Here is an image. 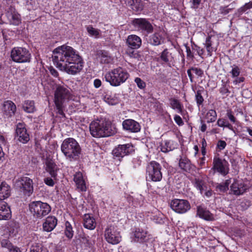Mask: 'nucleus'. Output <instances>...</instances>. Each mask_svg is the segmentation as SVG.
Here are the masks:
<instances>
[{
    "mask_svg": "<svg viewBox=\"0 0 252 252\" xmlns=\"http://www.w3.org/2000/svg\"><path fill=\"white\" fill-rule=\"evenodd\" d=\"M53 61L57 67L70 75H76L82 70L83 60L72 47L65 45L54 49Z\"/></svg>",
    "mask_w": 252,
    "mask_h": 252,
    "instance_id": "f257e3e1",
    "label": "nucleus"
},
{
    "mask_svg": "<svg viewBox=\"0 0 252 252\" xmlns=\"http://www.w3.org/2000/svg\"><path fill=\"white\" fill-rule=\"evenodd\" d=\"M61 150L66 159L70 161L77 160L81 153L79 144L73 138L64 139L61 145Z\"/></svg>",
    "mask_w": 252,
    "mask_h": 252,
    "instance_id": "f03ea898",
    "label": "nucleus"
},
{
    "mask_svg": "<svg viewBox=\"0 0 252 252\" xmlns=\"http://www.w3.org/2000/svg\"><path fill=\"white\" fill-rule=\"evenodd\" d=\"M90 131L94 137H103L111 136L114 133L111 129L109 122L103 120H96L91 122Z\"/></svg>",
    "mask_w": 252,
    "mask_h": 252,
    "instance_id": "7ed1b4c3",
    "label": "nucleus"
},
{
    "mask_svg": "<svg viewBox=\"0 0 252 252\" xmlns=\"http://www.w3.org/2000/svg\"><path fill=\"white\" fill-rule=\"evenodd\" d=\"M129 77L127 72L122 67H118L107 72L104 76L105 80L111 86H119L125 82Z\"/></svg>",
    "mask_w": 252,
    "mask_h": 252,
    "instance_id": "20e7f679",
    "label": "nucleus"
},
{
    "mask_svg": "<svg viewBox=\"0 0 252 252\" xmlns=\"http://www.w3.org/2000/svg\"><path fill=\"white\" fill-rule=\"evenodd\" d=\"M30 210L35 218L41 219L51 211V207L47 203L40 201H32L29 205Z\"/></svg>",
    "mask_w": 252,
    "mask_h": 252,
    "instance_id": "39448f33",
    "label": "nucleus"
},
{
    "mask_svg": "<svg viewBox=\"0 0 252 252\" xmlns=\"http://www.w3.org/2000/svg\"><path fill=\"white\" fill-rule=\"evenodd\" d=\"M10 57L13 62L17 63H30L31 60V54L26 48L16 47L12 49Z\"/></svg>",
    "mask_w": 252,
    "mask_h": 252,
    "instance_id": "423d86ee",
    "label": "nucleus"
},
{
    "mask_svg": "<svg viewBox=\"0 0 252 252\" xmlns=\"http://www.w3.org/2000/svg\"><path fill=\"white\" fill-rule=\"evenodd\" d=\"M161 166L158 162L152 161L146 167V178L148 181H160L162 178L161 171Z\"/></svg>",
    "mask_w": 252,
    "mask_h": 252,
    "instance_id": "0eeeda50",
    "label": "nucleus"
},
{
    "mask_svg": "<svg viewBox=\"0 0 252 252\" xmlns=\"http://www.w3.org/2000/svg\"><path fill=\"white\" fill-rule=\"evenodd\" d=\"M33 183L32 179L27 176H23L15 182V186L19 189L23 194L30 196L33 192Z\"/></svg>",
    "mask_w": 252,
    "mask_h": 252,
    "instance_id": "6e6552de",
    "label": "nucleus"
},
{
    "mask_svg": "<svg viewBox=\"0 0 252 252\" xmlns=\"http://www.w3.org/2000/svg\"><path fill=\"white\" fill-rule=\"evenodd\" d=\"M104 237L108 243L113 245L119 243L122 238L117 227L114 225H110L105 229Z\"/></svg>",
    "mask_w": 252,
    "mask_h": 252,
    "instance_id": "1a4fd4ad",
    "label": "nucleus"
},
{
    "mask_svg": "<svg viewBox=\"0 0 252 252\" xmlns=\"http://www.w3.org/2000/svg\"><path fill=\"white\" fill-rule=\"evenodd\" d=\"M71 95L70 91L66 86L57 85L54 93V102L63 103L69 99Z\"/></svg>",
    "mask_w": 252,
    "mask_h": 252,
    "instance_id": "9d476101",
    "label": "nucleus"
},
{
    "mask_svg": "<svg viewBox=\"0 0 252 252\" xmlns=\"http://www.w3.org/2000/svg\"><path fill=\"white\" fill-rule=\"evenodd\" d=\"M170 207L176 213L184 214L190 209L189 202L185 199H174L171 201Z\"/></svg>",
    "mask_w": 252,
    "mask_h": 252,
    "instance_id": "9b49d317",
    "label": "nucleus"
},
{
    "mask_svg": "<svg viewBox=\"0 0 252 252\" xmlns=\"http://www.w3.org/2000/svg\"><path fill=\"white\" fill-rule=\"evenodd\" d=\"M134 151L132 145L130 143L119 145L112 151L114 156L118 158H123L125 156L130 154Z\"/></svg>",
    "mask_w": 252,
    "mask_h": 252,
    "instance_id": "f8f14e48",
    "label": "nucleus"
},
{
    "mask_svg": "<svg viewBox=\"0 0 252 252\" xmlns=\"http://www.w3.org/2000/svg\"><path fill=\"white\" fill-rule=\"evenodd\" d=\"M213 169L225 176L229 172V164L225 159L215 158L213 160Z\"/></svg>",
    "mask_w": 252,
    "mask_h": 252,
    "instance_id": "ddd939ff",
    "label": "nucleus"
},
{
    "mask_svg": "<svg viewBox=\"0 0 252 252\" xmlns=\"http://www.w3.org/2000/svg\"><path fill=\"white\" fill-rule=\"evenodd\" d=\"M16 137L18 141L23 144H26L30 140V135L24 124L19 123L17 125Z\"/></svg>",
    "mask_w": 252,
    "mask_h": 252,
    "instance_id": "4468645a",
    "label": "nucleus"
},
{
    "mask_svg": "<svg viewBox=\"0 0 252 252\" xmlns=\"http://www.w3.org/2000/svg\"><path fill=\"white\" fill-rule=\"evenodd\" d=\"M133 26L139 30L151 33L153 31V27L151 24L146 19L137 18L132 21Z\"/></svg>",
    "mask_w": 252,
    "mask_h": 252,
    "instance_id": "2eb2a0df",
    "label": "nucleus"
},
{
    "mask_svg": "<svg viewBox=\"0 0 252 252\" xmlns=\"http://www.w3.org/2000/svg\"><path fill=\"white\" fill-rule=\"evenodd\" d=\"M122 126L124 130L129 132L136 133L141 129L139 123L133 119L125 120L123 121Z\"/></svg>",
    "mask_w": 252,
    "mask_h": 252,
    "instance_id": "dca6fc26",
    "label": "nucleus"
},
{
    "mask_svg": "<svg viewBox=\"0 0 252 252\" xmlns=\"http://www.w3.org/2000/svg\"><path fill=\"white\" fill-rule=\"evenodd\" d=\"M2 111L5 117H12L15 114L16 106L11 100L5 101L2 104Z\"/></svg>",
    "mask_w": 252,
    "mask_h": 252,
    "instance_id": "f3484780",
    "label": "nucleus"
},
{
    "mask_svg": "<svg viewBox=\"0 0 252 252\" xmlns=\"http://www.w3.org/2000/svg\"><path fill=\"white\" fill-rule=\"evenodd\" d=\"M246 190L245 185L241 181L235 180L230 186L231 193L236 195L243 194Z\"/></svg>",
    "mask_w": 252,
    "mask_h": 252,
    "instance_id": "a211bd4d",
    "label": "nucleus"
},
{
    "mask_svg": "<svg viewBox=\"0 0 252 252\" xmlns=\"http://www.w3.org/2000/svg\"><path fill=\"white\" fill-rule=\"evenodd\" d=\"M11 217V212L9 206L4 202H0V220H8Z\"/></svg>",
    "mask_w": 252,
    "mask_h": 252,
    "instance_id": "6ab92c4d",
    "label": "nucleus"
},
{
    "mask_svg": "<svg viewBox=\"0 0 252 252\" xmlns=\"http://www.w3.org/2000/svg\"><path fill=\"white\" fill-rule=\"evenodd\" d=\"M73 180L76 184L77 188L81 191H85L86 190L87 188L85 180L83 178L82 173L79 171L77 172L74 175Z\"/></svg>",
    "mask_w": 252,
    "mask_h": 252,
    "instance_id": "aec40b11",
    "label": "nucleus"
},
{
    "mask_svg": "<svg viewBox=\"0 0 252 252\" xmlns=\"http://www.w3.org/2000/svg\"><path fill=\"white\" fill-rule=\"evenodd\" d=\"M126 44L131 49L139 48L142 44L141 38L136 35H130L126 40Z\"/></svg>",
    "mask_w": 252,
    "mask_h": 252,
    "instance_id": "412c9836",
    "label": "nucleus"
},
{
    "mask_svg": "<svg viewBox=\"0 0 252 252\" xmlns=\"http://www.w3.org/2000/svg\"><path fill=\"white\" fill-rule=\"evenodd\" d=\"M126 5L137 13H140L144 8V3L142 0H127Z\"/></svg>",
    "mask_w": 252,
    "mask_h": 252,
    "instance_id": "4be33fe9",
    "label": "nucleus"
},
{
    "mask_svg": "<svg viewBox=\"0 0 252 252\" xmlns=\"http://www.w3.org/2000/svg\"><path fill=\"white\" fill-rule=\"evenodd\" d=\"M57 224V219L54 216L48 217L43 223V229L47 232L53 230Z\"/></svg>",
    "mask_w": 252,
    "mask_h": 252,
    "instance_id": "5701e85b",
    "label": "nucleus"
},
{
    "mask_svg": "<svg viewBox=\"0 0 252 252\" xmlns=\"http://www.w3.org/2000/svg\"><path fill=\"white\" fill-rule=\"evenodd\" d=\"M45 165L46 171L52 178L56 179L57 176V172L59 169L56 164L51 159H47Z\"/></svg>",
    "mask_w": 252,
    "mask_h": 252,
    "instance_id": "b1692460",
    "label": "nucleus"
},
{
    "mask_svg": "<svg viewBox=\"0 0 252 252\" xmlns=\"http://www.w3.org/2000/svg\"><path fill=\"white\" fill-rule=\"evenodd\" d=\"M159 59L163 63L171 66V63L173 62L174 58L172 53L166 48L160 54Z\"/></svg>",
    "mask_w": 252,
    "mask_h": 252,
    "instance_id": "393cba45",
    "label": "nucleus"
},
{
    "mask_svg": "<svg viewBox=\"0 0 252 252\" xmlns=\"http://www.w3.org/2000/svg\"><path fill=\"white\" fill-rule=\"evenodd\" d=\"M10 195V186L5 182H0V200L8 198Z\"/></svg>",
    "mask_w": 252,
    "mask_h": 252,
    "instance_id": "a878e982",
    "label": "nucleus"
},
{
    "mask_svg": "<svg viewBox=\"0 0 252 252\" xmlns=\"http://www.w3.org/2000/svg\"><path fill=\"white\" fill-rule=\"evenodd\" d=\"M83 224L85 228L93 230L95 228L96 222L93 216L90 214H85L84 217Z\"/></svg>",
    "mask_w": 252,
    "mask_h": 252,
    "instance_id": "bb28decb",
    "label": "nucleus"
},
{
    "mask_svg": "<svg viewBox=\"0 0 252 252\" xmlns=\"http://www.w3.org/2000/svg\"><path fill=\"white\" fill-rule=\"evenodd\" d=\"M197 214L199 217L205 220L211 221L214 220L213 215L208 210L201 206L197 207Z\"/></svg>",
    "mask_w": 252,
    "mask_h": 252,
    "instance_id": "cd10ccee",
    "label": "nucleus"
},
{
    "mask_svg": "<svg viewBox=\"0 0 252 252\" xmlns=\"http://www.w3.org/2000/svg\"><path fill=\"white\" fill-rule=\"evenodd\" d=\"M164 40L163 37L158 32L155 33L149 36L148 42L154 46H158L161 44Z\"/></svg>",
    "mask_w": 252,
    "mask_h": 252,
    "instance_id": "c85d7f7f",
    "label": "nucleus"
},
{
    "mask_svg": "<svg viewBox=\"0 0 252 252\" xmlns=\"http://www.w3.org/2000/svg\"><path fill=\"white\" fill-rule=\"evenodd\" d=\"M147 232L142 229L136 228L134 232V241L136 242H143L147 239Z\"/></svg>",
    "mask_w": 252,
    "mask_h": 252,
    "instance_id": "c756f323",
    "label": "nucleus"
},
{
    "mask_svg": "<svg viewBox=\"0 0 252 252\" xmlns=\"http://www.w3.org/2000/svg\"><path fill=\"white\" fill-rule=\"evenodd\" d=\"M179 165L180 167L187 172H189L191 169V164L190 160L186 158H181L179 160Z\"/></svg>",
    "mask_w": 252,
    "mask_h": 252,
    "instance_id": "7c9ffc66",
    "label": "nucleus"
},
{
    "mask_svg": "<svg viewBox=\"0 0 252 252\" xmlns=\"http://www.w3.org/2000/svg\"><path fill=\"white\" fill-rule=\"evenodd\" d=\"M100 58V61L102 63H109L112 61L111 57L109 55L108 52L105 50H100L97 53Z\"/></svg>",
    "mask_w": 252,
    "mask_h": 252,
    "instance_id": "2f4dec72",
    "label": "nucleus"
},
{
    "mask_svg": "<svg viewBox=\"0 0 252 252\" xmlns=\"http://www.w3.org/2000/svg\"><path fill=\"white\" fill-rule=\"evenodd\" d=\"M23 110L27 113H33L35 111L34 102L32 100H26L23 104Z\"/></svg>",
    "mask_w": 252,
    "mask_h": 252,
    "instance_id": "473e14b6",
    "label": "nucleus"
},
{
    "mask_svg": "<svg viewBox=\"0 0 252 252\" xmlns=\"http://www.w3.org/2000/svg\"><path fill=\"white\" fill-rule=\"evenodd\" d=\"M8 19L10 23L14 25H18L21 23L20 16L16 12L9 14Z\"/></svg>",
    "mask_w": 252,
    "mask_h": 252,
    "instance_id": "72a5a7b5",
    "label": "nucleus"
},
{
    "mask_svg": "<svg viewBox=\"0 0 252 252\" xmlns=\"http://www.w3.org/2000/svg\"><path fill=\"white\" fill-rule=\"evenodd\" d=\"M31 252H48L47 249L40 243L33 244L30 249Z\"/></svg>",
    "mask_w": 252,
    "mask_h": 252,
    "instance_id": "f704fd0d",
    "label": "nucleus"
},
{
    "mask_svg": "<svg viewBox=\"0 0 252 252\" xmlns=\"http://www.w3.org/2000/svg\"><path fill=\"white\" fill-rule=\"evenodd\" d=\"M193 184L194 187L199 190L200 193L202 194L203 191L205 190L204 188L206 187L205 182L200 178H195Z\"/></svg>",
    "mask_w": 252,
    "mask_h": 252,
    "instance_id": "c9c22d12",
    "label": "nucleus"
},
{
    "mask_svg": "<svg viewBox=\"0 0 252 252\" xmlns=\"http://www.w3.org/2000/svg\"><path fill=\"white\" fill-rule=\"evenodd\" d=\"M217 113L215 110H210L205 115V119L208 123L214 122L217 119Z\"/></svg>",
    "mask_w": 252,
    "mask_h": 252,
    "instance_id": "e433bc0d",
    "label": "nucleus"
},
{
    "mask_svg": "<svg viewBox=\"0 0 252 252\" xmlns=\"http://www.w3.org/2000/svg\"><path fill=\"white\" fill-rule=\"evenodd\" d=\"M204 92V89H202V90H198L195 92V100L196 102V104L198 107H200V106L203 105V103L204 101V99L203 97V96L202 95V93Z\"/></svg>",
    "mask_w": 252,
    "mask_h": 252,
    "instance_id": "4c0bfd02",
    "label": "nucleus"
},
{
    "mask_svg": "<svg viewBox=\"0 0 252 252\" xmlns=\"http://www.w3.org/2000/svg\"><path fill=\"white\" fill-rule=\"evenodd\" d=\"M230 183L229 180H226L224 182L220 184H218L216 186V189L220 192H224L228 189V186Z\"/></svg>",
    "mask_w": 252,
    "mask_h": 252,
    "instance_id": "58836bf2",
    "label": "nucleus"
},
{
    "mask_svg": "<svg viewBox=\"0 0 252 252\" xmlns=\"http://www.w3.org/2000/svg\"><path fill=\"white\" fill-rule=\"evenodd\" d=\"M170 105L172 109H177L178 112L180 113H182V106L178 100L176 99H170Z\"/></svg>",
    "mask_w": 252,
    "mask_h": 252,
    "instance_id": "ea45409f",
    "label": "nucleus"
},
{
    "mask_svg": "<svg viewBox=\"0 0 252 252\" xmlns=\"http://www.w3.org/2000/svg\"><path fill=\"white\" fill-rule=\"evenodd\" d=\"M212 41H211V37L208 36L206 39L205 46L206 47L208 55L210 56H212V53L214 51L213 48L212 47Z\"/></svg>",
    "mask_w": 252,
    "mask_h": 252,
    "instance_id": "a19ab883",
    "label": "nucleus"
},
{
    "mask_svg": "<svg viewBox=\"0 0 252 252\" xmlns=\"http://www.w3.org/2000/svg\"><path fill=\"white\" fill-rule=\"evenodd\" d=\"M87 31L89 35L97 38L99 36L100 30L94 28L92 26H88L86 28Z\"/></svg>",
    "mask_w": 252,
    "mask_h": 252,
    "instance_id": "79ce46f5",
    "label": "nucleus"
},
{
    "mask_svg": "<svg viewBox=\"0 0 252 252\" xmlns=\"http://www.w3.org/2000/svg\"><path fill=\"white\" fill-rule=\"evenodd\" d=\"M65 227L64 231L65 236L69 239L72 238L73 236V231L71 224L67 221L65 223Z\"/></svg>",
    "mask_w": 252,
    "mask_h": 252,
    "instance_id": "37998d69",
    "label": "nucleus"
},
{
    "mask_svg": "<svg viewBox=\"0 0 252 252\" xmlns=\"http://www.w3.org/2000/svg\"><path fill=\"white\" fill-rule=\"evenodd\" d=\"M217 125L220 127H225L230 130L233 129L232 126L228 122L223 119H219L217 121Z\"/></svg>",
    "mask_w": 252,
    "mask_h": 252,
    "instance_id": "c03bdc74",
    "label": "nucleus"
},
{
    "mask_svg": "<svg viewBox=\"0 0 252 252\" xmlns=\"http://www.w3.org/2000/svg\"><path fill=\"white\" fill-rule=\"evenodd\" d=\"M56 109L57 110V114L58 116L57 117H60V118H65V114L63 111V103H55Z\"/></svg>",
    "mask_w": 252,
    "mask_h": 252,
    "instance_id": "a18cd8bd",
    "label": "nucleus"
},
{
    "mask_svg": "<svg viewBox=\"0 0 252 252\" xmlns=\"http://www.w3.org/2000/svg\"><path fill=\"white\" fill-rule=\"evenodd\" d=\"M144 201V197L141 194H137L133 199V204L135 206H141L143 205Z\"/></svg>",
    "mask_w": 252,
    "mask_h": 252,
    "instance_id": "49530a36",
    "label": "nucleus"
},
{
    "mask_svg": "<svg viewBox=\"0 0 252 252\" xmlns=\"http://www.w3.org/2000/svg\"><path fill=\"white\" fill-rule=\"evenodd\" d=\"M104 100L109 104L112 105H115L118 102V100L117 98L107 94L104 97Z\"/></svg>",
    "mask_w": 252,
    "mask_h": 252,
    "instance_id": "de8ad7c7",
    "label": "nucleus"
},
{
    "mask_svg": "<svg viewBox=\"0 0 252 252\" xmlns=\"http://www.w3.org/2000/svg\"><path fill=\"white\" fill-rule=\"evenodd\" d=\"M252 8V1L246 3L243 6L238 9V12L239 14H242L247 10Z\"/></svg>",
    "mask_w": 252,
    "mask_h": 252,
    "instance_id": "09e8293b",
    "label": "nucleus"
},
{
    "mask_svg": "<svg viewBox=\"0 0 252 252\" xmlns=\"http://www.w3.org/2000/svg\"><path fill=\"white\" fill-rule=\"evenodd\" d=\"M19 227L18 223L15 222H11L9 225V231L14 235H16L18 233Z\"/></svg>",
    "mask_w": 252,
    "mask_h": 252,
    "instance_id": "8fccbe9b",
    "label": "nucleus"
},
{
    "mask_svg": "<svg viewBox=\"0 0 252 252\" xmlns=\"http://www.w3.org/2000/svg\"><path fill=\"white\" fill-rule=\"evenodd\" d=\"M172 150L170 142L168 141H165L164 144L161 146V151L164 153H167Z\"/></svg>",
    "mask_w": 252,
    "mask_h": 252,
    "instance_id": "3c124183",
    "label": "nucleus"
},
{
    "mask_svg": "<svg viewBox=\"0 0 252 252\" xmlns=\"http://www.w3.org/2000/svg\"><path fill=\"white\" fill-rule=\"evenodd\" d=\"M232 67V69L230 72L232 74V77L233 78L238 77L240 73V68L235 64Z\"/></svg>",
    "mask_w": 252,
    "mask_h": 252,
    "instance_id": "603ef678",
    "label": "nucleus"
},
{
    "mask_svg": "<svg viewBox=\"0 0 252 252\" xmlns=\"http://www.w3.org/2000/svg\"><path fill=\"white\" fill-rule=\"evenodd\" d=\"M222 86L220 89V93L223 95L227 94H229L230 93V91L229 90L228 87L227 86L226 83L222 82Z\"/></svg>",
    "mask_w": 252,
    "mask_h": 252,
    "instance_id": "864d4df0",
    "label": "nucleus"
},
{
    "mask_svg": "<svg viewBox=\"0 0 252 252\" xmlns=\"http://www.w3.org/2000/svg\"><path fill=\"white\" fill-rule=\"evenodd\" d=\"M134 81L139 88L143 89L145 88L146 83L141 78L136 77Z\"/></svg>",
    "mask_w": 252,
    "mask_h": 252,
    "instance_id": "5fc2aeb1",
    "label": "nucleus"
},
{
    "mask_svg": "<svg viewBox=\"0 0 252 252\" xmlns=\"http://www.w3.org/2000/svg\"><path fill=\"white\" fill-rule=\"evenodd\" d=\"M1 245L2 247H4L7 248L8 250L10 249V248H12V244L6 239H3L1 242Z\"/></svg>",
    "mask_w": 252,
    "mask_h": 252,
    "instance_id": "6e6d98bb",
    "label": "nucleus"
},
{
    "mask_svg": "<svg viewBox=\"0 0 252 252\" xmlns=\"http://www.w3.org/2000/svg\"><path fill=\"white\" fill-rule=\"evenodd\" d=\"M191 69L198 77H202L203 75V71L200 68L192 67Z\"/></svg>",
    "mask_w": 252,
    "mask_h": 252,
    "instance_id": "4d7b16f0",
    "label": "nucleus"
},
{
    "mask_svg": "<svg viewBox=\"0 0 252 252\" xmlns=\"http://www.w3.org/2000/svg\"><path fill=\"white\" fill-rule=\"evenodd\" d=\"M226 146V143L222 140H219L218 142L217 146V148L220 150H223Z\"/></svg>",
    "mask_w": 252,
    "mask_h": 252,
    "instance_id": "13d9d810",
    "label": "nucleus"
},
{
    "mask_svg": "<svg viewBox=\"0 0 252 252\" xmlns=\"http://www.w3.org/2000/svg\"><path fill=\"white\" fill-rule=\"evenodd\" d=\"M226 116L232 123H235L236 122V119L232 114V112L231 110H227Z\"/></svg>",
    "mask_w": 252,
    "mask_h": 252,
    "instance_id": "bf43d9fd",
    "label": "nucleus"
},
{
    "mask_svg": "<svg viewBox=\"0 0 252 252\" xmlns=\"http://www.w3.org/2000/svg\"><path fill=\"white\" fill-rule=\"evenodd\" d=\"M126 53L131 58H136L138 56L137 53L131 48L127 50Z\"/></svg>",
    "mask_w": 252,
    "mask_h": 252,
    "instance_id": "052dcab7",
    "label": "nucleus"
},
{
    "mask_svg": "<svg viewBox=\"0 0 252 252\" xmlns=\"http://www.w3.org/2000/svg\"><path fill=\"white\" fill-rule=\"evenodd\" d=\"M44 183L48 186L53 187L55 183L53 180L50 178H45L44 180Z\"/></svg>",
    "mask_w": 252,
    "mask_h": 252,
    "instance_id": "680f3d73",
    "label": "nucleus"
},
{
    "mask_svg": "<svg viewBox=\"0 0 252 252\" xmlns=\"http://www.w3.org/2000/svg\"><path fill=\"white\" fill-rule=\"evenodd\" d=\"M174 119L176 124L179 126H182L184 124V122L180 116L176 115L174 116Z\"/></svg>",
    "mask_w": 252,
    "mask_h": 252,
    "instance_id": "e2e57ef3",
    "label": "nucleus"
},
{
    "mask_svg": "<svg viewBox=\"0 0 252 252\" xmlns=\"http://www.w3.org/2000/svg\"><path fill=\"white\" fill-rule=\"evenodd\" d=\"M185 47L186 49L187 56L188 57L190 58L191 59H193L194 58V55L193 53L191 52L189 46L187 45V44H185Z\"/></svg>",
    "mask_w": 252,
    "mask_h": 252,
    "instance_id": "0e129e2a",
    "label": "nucleus"
},
{
    "mask_svg": "<svg viewBox=\"0 0 252 252\" xmlns=\"http://www.w3.org/2000/svg\"><path fill=\"white\" fill-rule=\"evenodd\" d=\"M207 146V143L205 139H203L202 140V147H201V153L203 156H205L206 154V147Z\"/></svg>",
    "mask_w": 252,
    "mask_h": 252,
    "instance_id": "69168bd1",
    "label": "nucleus"
},
{
    "mask_svg": "<svg viewBox=\"0 0 252 252\" xmlns=\"http://www.w3.org/2000/svg\"><path fill=\"white\" fill-rule=\"evenodd\" d=\"M190 2L191 3L192 8H197L200 3L201 0H190Z\"/></svg>",
    "mask_w": 252,
    "mask_h": 252,
    "instance_id": "338daca9",
    "label": "nucleus"
},
{
    "mask_svg": "<svg viewBox=\"0 0 252 252\" xmlns=\"http://www.w3.org/2000/svg\"><path fill=\"white\" fill-rule=\"evenodd\" d=\"M194 46L195 48V50L196 51L198 55L199 56H201L204 53V51L203 49L200 48V47L194 44Z\"/></svg>",
    "mask_w": 252,
    "mask_h": 252,
    "instance_id": "774afa93",
    "label": "nucleus"
}]
</instances>
